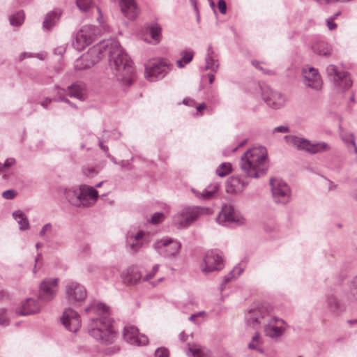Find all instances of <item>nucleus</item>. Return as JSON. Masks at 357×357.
I'll return each mask as SVG.
<instances>
[{"label":"nucleus","instance_id":"f257e3e1","mask_svg":"<svg viewBox=\"0 0 357 357\" xmlns=\"http://www.w3.org/2000/svg\"><path fill=\"white\" fill-rule=\"evenodd\" d=\"M106 56L109 58L111 68L116 75L123 77V84L130 86L132 82V62L115 39L104 40L93 46L76 60L75 67L81 70L89 68Z\"/></svg>","mask_w":357,"mask_h":357},{"label":"nucleus","instance_id":"f03ea898","mask_svg":"<svg viewBox=\"0 0 357 357\" xmlns=\"http://www.w3.org/2000/svg\"><path fill=\"white\" fill-rule=\"evenodd\" d=\"M109 307L105 304L93 301L85 309L86 312L103 314L98 319H92L89 324V333L97 341L102 344H112L116 338V331L113 322L108 317Z\"/></svg>","mask_w":357,"mask_h":357},{"label":"nucleus","instance_id":"7ed1b4c3","mask_svg":"<svg viewBox=\"0 0 357 357\" xmlns=\"http://www.w3.org/2000/svg\"><path fill=\"white\" fill-rule=\"evenodd\" d=\"M245 322L254 328L264 326L265 335L271 338L280 337L285 331L284 320L271 317L268 310L263 307L250 309L245 314Z\"/></svg>","mask_w":357,"mask_h":357},{"label":"nucleus","instance_id":"20e7f679","mask_svg":"<svg viewBox=\"0 0 357 357\" xmlns=\"http://www.w3.org/2000/svg\"><path fill=\"white\" fill-rule=\"evenodd\" d=\"M240 167L251 178H257L266 174L268 168L266 149L255 146L248 149L241 158Z\"/></svg>","mask_w":357,"mask_h":357},{"label":"nucleus","instance_id":"39448f33","mask_svg":"<svg viewBox=\"0 0 357 357\" xmlns=\"http://www.w3.org/2000/svg\"><path fill=\"white\" fill-rule=\"evenodd\" d=\"M64 195L68 202L76 207H89L96 203L98 197V192L87 185L66 189Z\"/></svg>","mask_w":357,"mask_h":357},{"label":"nucleus","instance_id":"423d86ee","mask_svg":"<svg viewBox=\"0 0 357 357\" xmlns=\"http://www.w3.org/2000/svg\"><path fill=\"white\" fill-rule=\"evenodd\" d=\"M209 211L208 208L204 207H186L174 216L173 221L178 228H186L192 225L200 215L206 213Z\"/></svg>","mask_w":357,"mask_h":357},{"label":"nucleus","instance_id":"0eeeda50","mask_svg":"<svg viewBox=\"0 0 357 357\" xmlns=\"http://www.w3.org/2000/svg\"><path fill=\"white\" fill-rule=\"evenodd\" d=\"M284 139L288 144L297 149L305 151L312 154L326 151L329 149L328 144L323 142H311L305 138L295 135H287Z\"/></svg>","mask_w":357,"mask_h":357},{"label":"nucleus","instance_id":"6e6552de","mask_svg":"<svg viewBox=\"0 0 357 357\" xmlns=\"http://www.w3.org/2000/svg\"><path fill=\"white\" fill-rule=\"evenodd\" d=\"M217 222L223 226H241L246 222L241 213L230 204H225L219 213Z\"/></svg>","mask_w":357,"mask_h":357},{"label":"nucleus","instance_id":"1a4fd4ad","mask_svg":"<svg viewBox=\"0 0 357 357\" xmlns=\"http://www.w3.org/2000/svg\"><path fill=\"white\" fill-rule=\"evenodd\" d=\"M170 69V64L167 61L161 59H153L146 65V77L151 82H155L163 78Z\"/></svg>","mask_w":357,"mask_h":357},{"label":"nucleus","instance_id":"9d476101","mask_svg":"<svg viewBox=\"0 0 357 357\" xmlns=\"http://www.w3.org/2000/svg\"><path fill=\"white\" fill-rule=\"evenodd\" d=\"M66 298L71 305H79L83 302L86 296L87 292L85 287L81 284L69 281L65 288Z\"/></svg>","mask_w":357,"mask_h":357},{"label":"nucleus","instance_id":"9b49d317","mask_svg":"<svg viewBox=\"0 0 357 357\" xmlns=\"http://www.w3.org/2000/svg\"><path fill=\"white\" fill-rule=\"evenodd\" d=\"M326 70L328 76L333 80L337 88L347 90L351 86L352 81L347 72L339 70L336 66L333 64L328 66Z\"/></svg>","mask_w":357,"mask_h":357},{"label":"nucleus","instance_id":"f8f14e48","mask_svg":"<svg viewBox=\"0 0 357 357\" xmlns=\"http://www.w3.org/2000/svg\"><path fill=\"white\" fill-rule=\"evenodd\" d=\"M153 247L160 255L171 258L177 256L181 248V244L176 240L165 237L157 241Z\"/></svg>","mask_w":357,"mask_h":357},{"label":"nucleus","instance_id":"ddd939ff","mask_svg":"<svg viewBox=\"0 0 357 357\" xmlns=\"http://www.w3.org/2000/svg\"><path fill=\"white\" fill-rule=\"evenodd\" d=\"M97 34V29L94 26L85 25L76 33L74 47L79 51L90 45Z\"/></svg>","mask_w":357,"mask_h":357},{"label":"nucleus","instance_id":"4468645a","mask_svg":"<svg viewBox=\"0 0 357 357\" xmlns=\"http://www.w3.org/2000/svg\"><path fill=\"white\" fill-rule=\"evenodd\" d=\"M270 184L273 197L276 203L286 204L289 202L291 191L285 182L280 179L272 178Z\"/></svg>","mask_w":357,"mask_h":357},{"label":"nucleus","instance_id":"2eb2a0df","mask_svg":"<svg viewBox=\"0 0 357 357\" xmlns=\"http://www.w3.org/2000/svg\"><path fill=\"white\" fill-rule=\"evenodd\" d=\"M224 266L222 254L218 250L208 251L204 258L202 271L208 274L219 271Z\"/></svg>","mask_w":357,"mask_h":357},{"label":"nucleus","instance_id":"dca6fc26","mask_svg":"<svg viewBox=\"0 0 357 357\" xmlns=\"http://www.w3.org/2000/svg\"><path fill=\"white\" fill-rule=\"evenodd\" d=\"M64 327L70 332L75 333L81 326V320L79 314L72 308H66L61 317Z\"/></svg>","mask_w":357,"mask_h":357},{"label":"nucleus","instance_id":"f3484780","mask_svg":"<svg viewBox=\"0 0 357 357\" xmlns=\"http://www.w3.org/2000/svg\"><path fill=\"white\" fill-rule=\"evenodd\" d=\"M262 96L267 105L274 109L283 107L286 102V98L284 95L271 89L264 91Z\"/></svg>","mask_w":357,"mask_h":357},{"label":"nucleus","instance_id":"a211bd4d","mask_svg":"<svg viewBox=\"0 0 357 357\" xmlns=\"http://www.w3.org/2000/svg\"><path fill=\"white\" fill-rule=\"evenodd\" d=\"M123 338L130 344L141 346L148 343V338L144 335H139V330L134 326H126L123 329Z\"/></svg>","mask_w":357,"mask_h":357},{"label":"nucleus","instance_id":"6ab92c4d","mask_svg":"<svg viewBox=\"0 0 357 357\" xmlns=\"http://www.w3.org/2000/svg\"><path fill=\"white\" fill-rule=\"evenodd\" d=\"M58 280L56 278L43 280L39 289V298L44 301L54 298L57 291Z\"/></svg>","mask_w":357,"mask_h":357},{"label":"nucleus","instance_id":"aec40b11","mask_svg":"<svg viewBox=\"0 0 357 357\" xmlns=\"http://www.w3.org/2000/svg\"><path fill=\"white\" fill-rule=\"evenodd\" d=\"M303 82L305 85L314 90H320L322 87V80L318 70L314 68H303Z\"/></svg>","mask_w":357,"mask_h":357},{"label":"nucleus","instance_id":"412c9836","mask_svg":"<svg viewBox=\"0 0 357 357\" xmlns=\"http://www.w3.org/2000/svg\"><path fill=\"white\" fill-rule=\"evenodd\" d=\"M326 309L334 317L341 316L345 311L344 305L333 294H329L325 298Z\"/></svg>","mask_w":357,"mask_h":357},{"label":"nucleus","instance_id":"4be33fe9","mask_svg":"<svg viewBox=\"0 0 357 357\" xmlns=\"http://www.w3.org/2000/svg\"><path fill=\"white\" fill-rule=\"evenodd\" d=\"M40 308V305L36 300L28 298L22 303L20 307L17 309L16 313L19 315L26 316L38 312Z\"/></svg>","mask_w":357,"mask_h":357},{"label":"nucleus","instance_id":"5701e85b","mask_svg":"<svg viewBox=\"0 0 357 357\" xmlns=\"http://www.w3.org/2000/svg\"><path fill=\"white\" fill-rule=\"evenodd\" d=\"M123 15L130 20H134L139 14V8L135 0H121L119 3Z\"/></svg>","mask_w":357,"mask_h":357},{"label":"nucleus","instance_id":"b1692460","mask_svg":"<svg viewBox=\"0 0 357 357\" xmlns=\"http://www.w3.org/2000/svg\"><path fill=\"white\" fill-rule=\"evenodd\" d=\"M247 183L241 180L240 177L232 176L229 178L226 183V191L230 194H238L241 192Z\"/></svg>","mask_w":357,"mask_h":357},{"label":"nucleus","instance_id":"393cba45","mask_svg":"<svg viewBox=\"0 0 357 357\" xmlns=\"http://www.w3.org/2000/svg\"><path fill=\"white\" fill-rule=\"evenodd\" d=\"M60 9H54L47 13L43 22V28L45 31H50L58 23L61 15Z\"/></svg>","mask_w":357,"mask_h":357},{"label":"nucleus","instance_id":"a878e982","mask_svg":"<svg viewBox=\"0 0 357 357\" xmlns=\"http://www.w3.org/2000/svg\"><path fill=\"white\" fill-rule=\"evenodd\" d=\"M68 96L84 101L86 97V86L82 82H76L68 86Z\"/></svg>","mask_w":357,"mask_h":357},{"label":"nucleus","instance_id":"bb28decb","mask_svg":"<svg viewBox=\"0 0 357 357\" xmlns=\"http://www.w3.org/2000/svg\"><path fill=\"white\" fill-rule=\"evenodd\" d=\"M206 66L204 70H211L212 72L215 73L219 67L218 60L213 47L209 46L207 49L206 55L205 57Z\"/></svg>","mask_w":357,"mask_h":357},{"label":"nucleus","instance_id":"cd10ccee","mask_svg":"<svg viewBox=\"0 0 357 357\" xmlns=\"http://www.w3.org/2000/svg\"><path fill=\"white\" fill-rule=\"evenodd\" d=\"M186 354L190 357H211L207 349L195 344H188Z\"/></svg>","mask_w":357,"mask_h":357},{"label":"nucleus","instance_id":"c85d7f7f","mask_svg":"<svg viewBox=\"0 0 357 357\" xmlns=\"http://www.w3.org/2000/svg\"><path fill=\"white\" fill-rule=\"evenodd\" d=\"M144 235V233L140 231L134 236L133 238H128V245L129 246L132 252L136 253L143 246V242L142 241V239Z\"/></svg>","mask_w":357,"mask_h":357},{"label":"nucleus","instance_id":"c756f323","mask_svg":"<svg viewBox=\"0 0 357 357\" xmlns=\"http://www.w3.org/2000/svg\"><path fill=\"white\" fill-rule=\"evenodd\" d=\"M218 188V184L215 183L208 185L202 191V192H197L195 189H192V191L196 195V196L200 197L202 199H209L214 195Z\"/></svg>","mask_w":357,"mask_h":357},{"label":"nucleus","instance_id":"7c9ffc66","mask_svg":"<svg viewBox=\"0 0 357 357\" xmlns=\"http://www.w3.org/2000/svg\"><path fill=\"white\" fill-rule=\"evenodd\" d=\"M13 218L17 222L21 230H26L29 228V222L26 215L20 210L13 213Z\"/></svg>","mask_w":357,"mask_h":357},{"label":"nucleus","instance_id":"2f4dec72","mask_svg":"<svg viewBox=\"0 0 357 357\" xmlns=\"http://www.w3.org/2000/svg\"><path fill=\"white\" fill-rule=\"evenodd\" d=\"M181 58L176 61L177 66L182 68L185 64L190 63L194 56V52L192 50H185L181 52Z\"/></svg>","mask_w":357,"mask_h":357},{"label":"nucleus","instance_id":"473e14b6","mask_svg":"<svg viewBox=\"0 0 357 357\" xmlns=\"http://www.w3.org/2000/svg\"><path fill=\"white\" fill-rule=\"evenodd\" d=\"M124 274V282L129 284H136L141 279V275L139 272L135 271L133 269H128Z\"/></svg>","mask_w":357,"mask_h":357},{"label":"nucleus","instance_id":"72a5a7b5","mask_svg":"<svg viewBox=\"0 0 357 357\" xmlns=\"http://www.w3.org/2000/svg\"><path fill=\"white\" fill-rule=\"evenodd\" d=\"M243 268H241V266H235L229 272V273L225 277L224 283L222 284L220 286L221 291L223 290L225 284H226L227 282L231 281L232 279H234V278H237L238 276H239L243 273Z\"/></svg>","mask_w":357,"mask_h":357},{"label":"nucleus","instance_id":"f704fd0d","mask_svg":"<svg viewBox=\"0 0 357 357\" xmlns=\"http://www.w3.org/2000/svg\"><path fill=\"white\" fill-rule=\"evenodd\" d=\"M314 51L319 55H323V56H328L331 54V52H332V48L331 47L324 43V42H320L319 43H317L314 47Z\"/></svg>","mask_w":357,"mask_h":357},{"label":"nucleus","instance_id":"c9c22d12","mask_svg":"<svg viewBox=\"0 0 357 357\" xmlns=\"http://www.w3.org/2000/svg\"><path fill=\"white\" fill-rule=\"evenodd\" d=\"M10 23L13 26H20L24 20V13L22 10L18 11L16 14L9 17Z\"/></svg>","mask_w":357,"mask_h":357},{"label":"nucleus","instance_id":"e433bc0d","mask_svg":"<svg viewBox=\"0 0 357 357\" xmlns=\"http://www.w3.org/2000/svg\"><path fill=\"white\" fill-rule=\"evenodd\" d=\"M343 141L346 143L348 148L351 146L354 149V152L357 153V146L355 143L354 136L351 133H345L342 135Z\"/></svg>","mask_w":357,"mask_h":357},{"label":"nucleus","instance_id":"4c0bfd02","mask_svg":"<svg viewBox=\"0 0 357 357\" xmlns=\"http://www.w3.org/2000/svg\"><path fill=\"white\" fill-rule=\"evenodd\" d=\"M231 170V164L229 162H223L217 168L216 174L220 177H224L229 174Z\"/></svg>","mask_w":357,"mask_h":357},{"label":"nucleus","instance_id":"58836bf2","mask_svg":"<svg viewBox=\"0 0 357 357\" xmlns=\"http://www.w3.org/2000/svg\"><path fill=\"white\" fill-rule=\"evenodd\" d=\"M77 7L84 12L89 11L94 5L93 0H77Z\"/></svg>","mask_w":357,"mask_h":357},{"label":"nucleus","instance_id":"ea45409f","mask_svg":"<svg viewBox=\"0 0 357 357\" xmlns=\"http://www.w3.org/2000/svg\"><path fill=\"white\" fill-rule=\"evenodd\" d=\"M161 31V27L158 24H153L150 27L151 36L157 43L160 41Z\"/></svg>","mask_w":357,"mask_h":357},{"label":"nucleus","instance_id":"a19ab883","mask_svg":"<svg viewBox=\"0 0 357 357\" xmlns=\"http://www.w3.org/2000/svg\"><path fill=\"white\" fill-rule=\"evenodd\" d=\"M260 340L258 333H256L255 335L252 337V341L249 343L248 347L250 349H255L258 351L260 353H263V349L259 347Z\"/></svg>","mask_w":357,"mask_h":357},{"label":"nucleus","instance_id":"79ce46f5","mask_svg":"<svg viewBox=\"0 0 357 357\" xmlns=\"http://www.w3.org/2000/svg\"><path fill=\"white\" fill-rule=\"evenodd\" d=\"M99 172V169L91 166H84L82 167V173L84 176L93 178Z\"/></svg>","mask_w":357,"mask_h":357},{"label":"nucleus","instance_id":"37998d69","mask_svg":"<svg viewBox=\"0 0 357 357\" xmlns=\"http://www.w3.org/2000/svg\"><path fill=\"white\" fill-rule=\"evenodd\" d=\"M9 324L6 310L4 308L0 309V326H6Z\"/></svg>","mask_w":357,"mask_h":357},{"label":"nucleus","instance_id":"c03bdc74","mask_svg":"<svg viewBox=\"0 0 357 357\" xmlns=\"http://www.w3.org/2000/svg\"><path fill=\"white\" fill-rule=\"evenodd\" d=\"M158 269H159V265L158 264L154 265L152 267L151 271L146 273V275L144 277L143 280L144 281H149L150 280H151L155 276L156 273L158 271Z\"/></svg>","mask_w":357,"mask_h":357},{"label":"nucleus","instance_id":"a18cd8bd","mask_svg":"<svg viewBox=\"0 0 357 357\" xmlns=\"http://www.w3.org/2000/svg\"><path fill=\"white\" fill-rule=\"evenodd\" d=\"M52 231V225H51V223H47L41 229V230L39 233V235L42 237H44L47 234H50Z\"/></svg>","mask_w":357,"mask_h":357},{"label":"nucleus","instance_id":"49530a36","mask_svg":"<svg viewBox=\"0 0 357 357\" xmlns=\"http://www.w3.org/2000/svg\"><path fill=\"white\" fill-rule=\"evenodd\" d=\"M350 292L354 298H357V276H356L351 281Z\"/></svg>","mask_w":357,"mask_h":357},{"label":"nucleus","instance_id":"de8ad7c7","mask_svg":"<svg viewBox=\"0 0 357 357\" xmlns=\"http://www.w3.org/2000/svg\"><path fill=\"white\" fill-rule=\"evenodd\" d=\"M164 220V214L162 213H155L151 218V222L153 224H158Z\"/></svg>","mask_w":357,"mask_h":357},{"label":"nucleus","instance_id":"09e8293b","mask_svg":"<svg viewBox=\"0 0 357 357\" xmlns=\"http://www.w3.org/2000/svg\"><path fill=\"white\" fill-rule=\"evenodd\" d=\"M155 357H169V351L166 348H159L155 352Z\"/></svg>","mask_w":357,"mask_h":357},{"label":"nucleus","instance_id":"8fccbe9b","mask_svg":"<svg viewBox=\"0 0 357 357\" xmlns=\"http://www.w3.org/2000/svg\"><path fill=\"white\" fill-rule=\"evenodd\" d=\"M17 193L14 190H8L3 192L2 196L4 199H12L16 196Z\"/></svg>","mask_w":357,"mask_h":357},{"label":"nucleus","instance_id":"3c124183","mask_svg":"<svg viewBox=\"0 0 357 357\" xmlns=\"http://www.w3.org/2000/svg\"><path fill=\"white\" fill-rule=\"evenodd\" d=\"M99 146L100 148L107 154V156L111 159L112 161H113L115 164L117 162L114 160V157H112L109 153H108V147L103 144L102 141L99 142Z\"/></svg>","mask_w":357,"mask_h":357},{"label":"nucleus","instance_id":"603ef678","mask_svg":"<svg viewBox=\"0 0 357 357\" xmlns=\"http://www.w3.org/2000/svg\"><path fill=\"white\" fill-rule=\"evenodd\" d=\"M218 7L220 10V12L222 14H225L227 10V5L224 0H219L218 3Z\"/></svg>","mask_w":357,"mask_h":357},{"label":"nucleus","instance_id":"864d4df0","mask_svg":"<svg viewBox=\"0 0 357 357\" xmlns=\"http://www.w3.org/2000/svg\"><path fill=\"white\" fill-rule=\"evenodd\" d=\"M335 17H330L326 20V24L329 30H334L337 27V24L334 22Z\"/></svg>","mask_w":357,"mask_h":357},{"label":"nucleus","instance_id":"5fc2aeb1","mask_svg":"<svg viewBox=\"0 0 357 357\" xmlns=\"http://www.w3.org/2000/svg\"><path fill=\"white\" fill-rule=\"evenodd\" d=\"M64 92H65L64 89H59L57 94L59 97V100L65 102L69 105V104H70V101L63 96Z\"/></svg>","mask_w":357,"mask_h":357},{"label":"nucleus","instance_id":"6e6d98bb","mask_svg":"<svg viewBox=\"0 0 357 357\" xmlns=\"http://www.w3.org/2000/svg\"><path fill=\"white\" fill-rule=\"evenodd\" d=\"M289 130V128L286 126H279L276 128H275L273 130V132H282V133H285V132H288Z\"/></svg>","mask_w":357,"mask_h":357},{"label":"nucleus","instance_id":"4d7b16f0","mask_svg":"<svg viewBox=\"0 0 357 357\" xmlns=\"http://www.w3.org/2000/svg\"><path fill=\"white\" fill-rule=\"evenodd\" d=\"M15 160L14 158H8L7 160H6L4 163L2 164L3 169L5 167H10L13 166L15 164Z\"/></svg>","mask_w":357,"mask_h":357},{"label":"nucleus","instance_id":"13d9d810","mask_svg":"<svg viewBox=\"0 0 357 357\" xmlns=\"http://www.w3.org/2000/svg\"><path fill=\"white\" fill-rule=\"evenodd\" d=\"M52 102V99L46 98L44 100H43L40 103L41 106L46 109L47 105Z\"/></svg>","mask_w":357,"mask_h":357},{"label":"nucleus","instance_id":"bf43d9fd","mask_svg":"<svg viewBox=\"0 0 357 357\" xmlns=\"http://www.w3.org/2000/svg\"><path fill=\"white\" fill-rule=\"evenodd\" d=\"M190 1L191 4L193 6L195 10L197 13V20H199V11H198V8H197V0H190Z\"/></svg>","mask_w":357,"mask_h":357},{"label":"nucleus","instance_id":"052dcab7","mask_svg":"<svg viewBox=\"0 0 357 357\" xmlns=\"http://www.w3.org/2000/svg\"><path fill=\"white\" fill-rule=\"evenodd\" d=\"M252 64L257 69L260 70H264L263 68L260 66L259 61H252Z\"/></svg>","mask_w":357,"mask_h":357},{"label":"nucleus","instance_id":"680f3d73","mask_svg":"<svg viewBox=\"0 0 357 357\" xmlns=\"http://www.w3.org/2000/svg\"><path fill=\"white\" fill-rule=\"evenodd\" d=\"M205 108H206V105L204 103H202L197 107V110L202 111V110L204 109Z\"/></svg>","mask_w":357,"mask_h":357},{"label":"nucleus","instance_id":"e2e57ef3","mask_svg":"<svg viewBox=\"0 0 357 357\" xmlns=\"http://www.w3.org/2000/svg\"><path fill=\"white\" fill-rule=\"evenodd\" d=\"M179 339L182 342H185L186 340V339H185V334L184 332H182V333H180Z\"/></svg>","mask_w":357,"mask_h":357},{"label":"nucleus","instance_id":"0e129e2a","mask_svg":"<svg viewBox=\"0 0 357 357\" xmlns=\"http://www.w3.org/2000/svg\"><path fill=\"white\" fill-rule=\"evenodd\" d=\"M215 76L214 74H208V81L210 84H212L214 81Z\"/></svg>","mask_w":357,"mask_h":357},{"label":"nucleus","instance_id":"69168bd1","mask_svg":"<svg viewBox=\"0 0 357 357\" xmlns=\"http://www.w3.org/2000/svg\"><path fill=\"white\" fill-rule=\"evenodd\" d=\"M197 317V314H192L190 317H189V320L190 321H194L195 320V318Z\"/></svg>","mask_w":357,"mask_h":357},{"label":"nucleus","instance_id":"338daca9","mask_svg":"<svg viewBox=\"0 0 357 357\" xmlns=\"http://www.w3.org/2000/svg\"><path fill=\"white\" fill-rule=\"evenodd\" d=\"M209 1L210 6L215 10V3L213 0H208Z\"/></svg>","mask_w":357,"mask_h":357},{"label":"nucleus","instance_id":"774afa93","mask_svg":"<svg viewBox=\"0 0 357 357\" xmlns=\"http://www.w3.org/2000/svg\"><path fill=\"white\" fill-rule=\"evenodd\" d=\"M348 323L350 324H357V319H350L348 321Z\"/></svg>","mask_w":357,"mask_h":357}]
</instances>
